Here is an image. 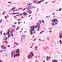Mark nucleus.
Wrapping results in <instances>:
<instances>
[{"label": "nucleus", "instance_id": "obj_1", "mask_svg": "<svg viewBox=\"0 0 62 62\" xmlns=\"http://www.w3.org/2000/svg\"><path fill=\"white\" fill-rule=\"evenodd\" d=\"M30 27L31 28L30 29V34L31 35H33L32 31L33 32H35V30H34L35 29V26H30Z\"/></svg>", "mask_w": 62, "mask_h": 62}, {"label": "nucleus", "instance_id": "obj_2", "mask_svg": "<svg viewBox=\"0 0 62 62\" xmlns=\"http://www.w3.org/2000/svg\"><path fill=\"white\" fill-rule=\"evenodd\" d=\"M16 52V53L18 54H15L14 56V57L15 58L17 57V56H20V54L19 53V52H20V50L18 49H17Z\"/></svg>", "mask_w": 62, "mask_h": 62}, {"label": "nucleus", "instance_id": "obj_3", "mask_svg": "<svg viewBox=\"0 0 62 62\" xmlns=\"http://www.w3.org/2000/svg\"><path fill=\"white\" fill-rule=\"evenodd\" d=\"M27 58H28V59H31V58H32V55L30 54H28V56H27Z\"/></svg>", "mask_w": 62, "mask_h": 62}, {"label": "nucleus", "instance_id": "obj_4", "mask_svg": "<svg viewBox=\"0 0 62 62\" xmlns=\"http://www.w3.org/2000/svg\"><path fill=\"white\" fill-rule=\"evenodd\" d=\"M11 56L12 57H13V54H14V52H13V51H12L11 53Z\"/></svg>", "mask_w": 62, "mask_h": 62}, {"label": "nucleus", "instance_id": "obj_5", "mask_svg": "<svg viewBox=\"0 0 62 62\" xmlns=\"http://www.w3.org/2000/svg\"><path fill=\"white\" fill-rule=\"evenodd\" d=\"M28 12H29V14H30L31 13H32V11H31V10H30Z\"/></svg>", "mask_w": 62, "mask_h": 62}, {"label": "nucleus", "instance_id": "obj_6", "mask_svg": "<svg viewBox=\"0 0 62 62\" xmlns=\"http://www.w3.org/2000/svg\"><path fill=\"white\" fill-rule=\"evenodd\" d=\"M10 32V29L8 30V31L7 32V35H9V32Z\"/></svg>", "mask_w": 62, "mask_h": 62}, {"label": "nucleus", "instance_id": "obj_7", "mask_svg": "<svg viewBox=\"0 0 62 62\" xmlns=\"http://www.w3.org/2000/svg\"><path fill=\"white\" fill-rule=\"evenodd\" d=\"M23 15H24L25 16H26V15H27V13H25V12H24V13H23Z\"/></svg>", "mask_w": 62, "mask_h": 62}, {"label": "nucleus", "instance_id": "obj_8", "mask_svg": "<svg viewBox=\"0 0 62 62\" xmlns=\"http://www.w3.org/2000/svg\"><path fill=\"white\" fill-rule=\"evenodd\" d=\"M46 59L47 61H48L49 60V59H48V56H47L46 57Z\"/></svg>", "mask_w": 62, "mask_h": 62}, {"label": "nucleus", "instance_id": "obj_9", "mask_svg": "<svg viewBox=\"0 0 62 62\" xmlns=\"http://www.w3.org/2000/svg\"><path fill=\"white\" fill-rule=\"evenodd\" d=\"M33 2L34 3H35L36 4H38V2L36 1H33Z\"/></svg>", "mask_w": 62, "mask_h": 62}, {"label": "nucleus", "instance_id": "obj_10", "mask_svg": "<svg viewBox=\"0 0 62 62\" xmlns=\"http://www.w3.org/2000/svg\"><path fill=\"white\" fill-rule=\"evenodd\" d=\"M60 39H62V34H61V33H60Z\"/></svg>", "mask_w": 62, "mask_h": 62}, {"label": "nucleus", "instance_id": "obj_11", "mask_svg": "<svg viewBox=\"0 0 62 62\" xmlns=\"http://www.w3.org/2000/svg\"><path fill=\"white\" fill-rule=\"evenodd\" d=\"M4 45H2L1 46V47L3 49H4Z\"/></svg>", "mask_w": 62, "mask_h": 62}, {"label": "nucleus", "instance_id": "obj_12", "mask_svg": "<svg viewBox=\"0 0 62 62\" xmlns=\"http://www.w3.org/2000/svg\"><path fill=\"white\" fill-rule=\"evenodd\" d=\"M19 28H20V27L19 26V27H17L16 30V31H17V30H18V29H19Z\"/></svg>", "mask_w": 62, "mask_h": 62}, {"label": "nucleus", "instance_id": "obj_13", "mask_svg": "<svg viewBox=\"0 0 62 62\" xmlns=\"http://www.w3.org/2000/svg\"><path fill=\"white\" fill-rule=\"evenodd\" d=\"M31 55H32V56H34V54H33V52H31Z\"/></svg>", "mask_w": 62, "mask_h": 62}, {"label": "nucleus", "instance_id": "obj_14", "mask_svg": "<svg viewBox=\"0 0 62 62\" xmlns=\"http://www.w3.org/2000/svg\"><path fill=\"white\" fill-rule=\"evenodd\" d=\"M16 8L15 7H14L13 8H12L11 9V10H13L14 9H15Z\"/></svg>", "mask_w": 62, "mask_h": 62}, {"label": "nucleus", "instance_id": "obj_15", "mask_svg": "<svg viewBox=\"0 0 62 62\" xmlns=\"http://www.w3.org/2000/svg\"><path fill=\"white\" fill-rule=\"evenodd\" d=\"M55 21H56V22H58V21H57V20L56 19H55V20H54V23H55Z\"/></svg>", "mask_w": 62, "mask_h": 62}, {"label": "nucleus", "instance_id": "obj_16", "mask_svg": "<svg viewBox=\"0 0 62 62\" xmlns=\"http://www.w3.org/2000/svg\"><path fill=\"white\" fill-rule=\"evenodd\" d=\"M24 37V38H25V37H26V36L25 35H22L21 36V37Z\"/></svg>", "mask_w": 62, "mask_h": 62}, {"label": "nucleus", "instance_id": "obj_17", "mask_svg": "<svg viewBox=\"0 0 62 62\" xmlns=\"http://www.w3.org/2000/svg\"><path fill=\"white\" fill-rule=\"evenodd\" d=\"M60 44H62V41H61V40H60Z\"/></svg>", "mask_w": 62, "mask_h": 62}, {"label": "nucleus", "instance_id": "obj_18", "mask_svg": "<svg viewBox=\"0 0 62 62\" xmlns=\"http://www.w3.org/2000/svg\"><path fill=\"white\" fill-rule=\"evenodd\" d=\"M23 41H24V39H23V38H21V41H22V40H23Z\"/></svg>", "mask_w": 62, "mask_h": 62}, {"label": "nucleus", "instance_id": "obj_19", "mask_svg": "<svg viewBox=\"0 0 62 62\" xmlns=\"http://www.w3.org/2000/svg\"><path fill=\"white\" fill-rule=\"evenodd\" d=\"M49 48L48 46H46V47H45L44 48V49H48V48Z\"/></svg>", "mask_w": 62, "mask_h": 62}, {"label": "nucleus", "instance_id": "obj_20", "mask_svg": "<svg viewBox=\"0 0 62 62\" xmlns=\"http://www.w3.org/2000/svg\"><path fill=\"white\" fill-rule=\"evenodd\" d=\"M12 27H16V26H15V25H12Z\"/></svg>", "mask_w": 62, "mask_h": 62}, {"label": "nucleus", "instance_id": "obj_21", "mask_svg": "<svg viewBox=\"0 0 62 62\" xmlns=\"http://www.w3.org/2000/svg\"><path fill=\"white\" fill-rule=\"evenodd\" d=\"M17 21H21V19H17Z\"/></svg>", "mask_w": 62, "mask_h": 62}, {"label": "nucleus", "instance_id": "obj_22", "mask_svg": "<svg viewBox=\"0 0 62 62\" xmlns=\"http://www.w3.org/2000/svg\"><path fill=\"white\" fill-rule=\"evenodd\" d=\"M36 8V7H35V6H32V7H31V9H32V8Z\"/></svg>", "mask_w": 62, "mask_h": 62}, {"label": "nucleus", "instance_id": "obj_23", "mask_svg": "<svg viewBox=\"0 0 62 62\" xmlns=\"http://www.w3.org/2000/svg\"><path fill=\"white\" fill-rule=\"evenodd\" d=\"M37 25V26L38 27H39V28H40V27L39 26V25Z\"/></svg>", "mask_w": 62, "mask_h": 62}, {"label": "nucleus", "instance_id": "obj_24", "mask_svg": "<svg viewBox=\"0 0 62 62\" xmlns=\"http://www.w3.org/2000/svg\"><path fill=\"white\" fill-rule=\"evenodd\" d=\"M0 35H2V31L0 32Z\"/></svg>", "mask_w": 62, "mask_h": 62}, {"label": "nucleus", "instance_id": "obj_25", "mask_svg": "<svg viewBox=\"0 0 62 62\" xmlns=\"http://www.w3.org/2000/svg\"><path fill=\"white\" fill-rule=\"evenodd\" d=\"M40 3H41V1H40L38 2V3L37 2V4H40Z\"/></svg>", "mask_w": 62, "mask_h": 62}, {"label": "nucleus", "instance_id": "obj_26", "mask_svg": "<svg viewBox=\"0 0 62 62\" xmlns=\"http://www.w3.org/2000/svg\"><path fill=\"white\" fill-rule=\"evenodd\" d=\"M26 9V8H25L23 9L22 10V11H23L24 10H25V9Z\"/></svg>", "mask_w": 62, "mask_h": 62}, {"label": "nucleus", "instance_id": "obj_27", "mask_svg": "<svg viewBox=\"0 0 62 62\" xmlns=\"http://www.w3.org/2000/svg\"><path fill=\"white\" fill-rule=\"evenodd\" d=\"M44 31H41V32H40V34H41V33H42V32H44Z\"/></svg>", "mask_w": 62, "mask_h": 62}, {"label": "nucleus", "instance_id": "obj_28", "mask_svg": "<svg viewBox=\"0 0 62 62\" xmlns=\"http://www.w3.org/2000/svg\"><path fill=\"white\" fill-rule=\"evenodd\" d=\"M52 22H54V20H53L52 21Z\"/></svg>", "mask_w": 62, "mask_h": 62}, {"label": "nucleus", "instance_id": "obj_29", "mask_svg": "<svg viewBox=\"0 0 62 62\" xmlns=\"http://www.w3.org/2000/svg\"><path fill=\"white\" fill-rule=\"evenodd\" d=\"M30 5H31V4L29 3V4H27V6H29Z\"/></svg>", "mask_w": 62, "mask_h": 62}, {"label": "nucleus", "instance_id": "obj_30", "mask_svg": "<svg viewBox=\"0 0 62 62\" xmlns=\"http://www.w3.org/2000/svg\"><path fill=\"white\" fill-rule=\"evenodd\" d=\"M54 62H57V60H54Z\"/></svg>", "mask_w": 62, "mask_h": 62}, {"label": "nucleus", "instance_id": "obj_31", "mask_svg": "<svg viewBox=\"0 0 62 62\" xmlns=\"http://www.w3.org/2000/svg\"><path fill=\"white\" fill-rule=\"evenodd\" d=\"M6 36L4 38V40H6Z\"/></svg>", "mask_w": 62, "mask_h": 62}, {"label": "nucleus", "instance_id": "obj_32", "mask_svg": "<svg viewBox=\"0 0 62 62\" xmlns=\"http://www.w3.org/2000/svg\"><path fill=\"white\" fill-rule=\"evenodd\" d=\"M2 19H1L0 20V23H2Z\"/></svg>", "mask_w": 62, "mask_h": 62}, {"label": "nucleus", "instance_id": "obj_33", "mask_svg": "<svg viewBox=\"0 0 62 62\" xmlns=\"http://www.w3.org/2000/svg\"><path fill=\"white\" fill-rule=\"evenodd\" d=\"M37 25H39V26H40V24H39L38 23H37Z\"/></svg>", "mask_w": 62, "mask_h": 62}, {"label": "nucleus", "instance_id": "obj_34", "mask_svg": "<svg viewBox=\"0 0 62 62\" xmlns=\"http://www.w3.org/2000/svg\"><path fill=\"white\" fill-rule=\"evenodd\" d=\"M39 23H41V21L40 20H39Z\"/></svg>", "mask_w": 62, "mask_h": 62}, {"label": "nucleus", "instance_id": "obj_35", "mask_svg": "<svg viewBox=\"0 0 62 62\" xmlns=\"http://www.w3.org/2000/svg\"><path fill=\"white\" fill-rule=\"evenodd\" d=\"M61 10H62V9L61 8H60L59 10V11H61Z\"/></svg>", "mask_w": 62, "mask_h": 62}, {"label": "nucleus", "instance_id": "obj_36", "mask_svg": "<svg viewBox=\"0 0 62 62\" xmlns=\"http://www.w3.org/2000/svg\"><path fill=\"white\" fill-rule=\"evenodd\" d=\"M21 19H23V16H21Z\"/></svg>", "mask_w": 62, "mask_h": 62}, {"label": "nucleus", "instance_id": "obj_37", "mask_svg": "<svg viewBox=\"0 0 62 62\" xmlns=\"http://www.w3.org/2000/svg\"><path fill=\"white\" fill-rule=\"evenodd\" d=\"M5 11H4V12H3V14H2V15H4V14H5Z\"/></svg>", "mask_w": 62, "mask_h": 62}, {"label": "nucleus", "instance_id": "obj_38", "mask_svg": "<svg viewBox=\"0 0 62 62\" xmlns=\"http://www.w3.org/2000/svg\"><path fill=\"white\" fill-rule=\"evenodd\" d=\"M19 15H20V16H22V14H19Z\"/></svg>", "mask_w": 62, "mask_h": 62}, {"label": "nucleus", "instance_id": "obj_39", "mask_svg": "<svg viewBox=\"0 0 62 62\" xmlns=\"http://www.w3.org/2000/svg\"><path fill=\"white\" fill-rule=\"evenodd\" d=\"M5 43L6 44H8V42H7V41H6L5 42Z\"/></svg>", "mask_w": 62, "mask_h": 62}, {"label": "nucleus", "instance_id": "obj_40", "mask_svg": "<svg viewBox=\"0 0 62 62\" xmlns=\"http://www.w3.org/2000/svg\"><path fill=\"white\" fill-rule=\"evenodd\" d=\"M37 30H38V31H39V28H38L37 29Z\"/></svg>", "mask_w": 62, "mask_h": 62}, {"label": "nucleus", "instance_id": "obj_41", "mask_svg": "<svg viewBox=\"0 0 62 62\" xmlns=\"http://www.w3.org/2000/svg\"><path fill=\"white\" fill-rule=\"evenodd\" d=\"M50 16H51V15H50L49 17H48L47 16H46V18H49V17H50Z\"/></svg>", "mask_w": 62, "mask_h": 62}, {"label": "nucleus", "instance_id": "obj_42", "mask_svg": "<svg viewBox=\"0 0 62 62\" xmlns=\"http://www.w3.org/2000/svg\"><path fill=\"white\" fill-rule=\"evenodd\" d=\"M54 24L53 23H52V25H53V26L54 25Z\"/></svg>", "mask_w": 62, "mask_h": 62}, {"label": "nucleus", "instance_id": "obj_43", "mask_svg": "<svg viewBox=\"0 0 62 62\" xmlns=\"http://www.w3.org/2000/svg\"><path fill=\"white\" fill-rule=\"evenodd\" d=\"M41 39H39V41H41Z\"/></svg>", "mask_w": 62, "mask_h": 62}, {"label": "nucleus", "instance_id": "obj_44", "mask_svg": "<svg viewBox=\"0 0 62 62\" xmlns=\"http://www.w3.org/2000/svg\"><path fill=\"white\" fill-rule=\"evenodd\" d=\"M30 8H26V9H28V10H29V9Z\"/></svg>", "mask_w": 62, "mask_h": 62}, {"label": "nucleus", "instance_id": "obj_45", "mask_svg": "<svg viewBox=\"0 0 62 62\" xmlns=\"http://www.w3.org/2000/svg\"><path fill=\"white\" fill-rule=\"evenodd\" d=\"M47 3H48V2H46L45 3V5H46V4H47Z\"/></svg>", "mask_w": 62, "mask_h": 62}, {"label": "nucleus", "instance_id": "obj_46", "mask_svg": "<svg viewBox=\"0 0 62 62\" xmlns=\"http://www.w3.org/2000/svg\"><path fill=\"white\" fill-rule=\"evenodd\" d=\"M8 3H11V4H12V3H11V2H8Z\"/></svg>", "mask_w": 62, "mask_h": 62}, {"label": "nucleus", "instance_id": "obj_47", "mask_svg": "<svg viewBox=\"0 0 62 62\" xmlns=\"http://www.w3.org/2000/svg\"><path fill=\"white\" fill-rule=\"evenodd\" d=\"M3 35L4 36H5L6 35V33H3Z\"/></svg>", "mask_w": 62, "mask_h": 62}, {"label": "nucleus", "instance_id": "obj_48", "mask_svg": "<svg viewBox=\"0 0 62 62\" xmlns=\"http://www.w3.org/2000/svg\"><path fill=\"white\" fill-rule=\"evenodd\" d=\"M17 24V23L16 22H15V23L14 24Z\"/></svg>", "mask_w": 62, "mask_h": 62}, {"label": "nucleus", "instance_id": "obj_49", "mask_svg": "<svg viewBox=\"0 0 62 62\" xmlns=\"http://www.w3.org/2000/svg\"><path fill=\"white\" fill-rule=\"evenodd\" d=\"M22 8H19V9H22Z\"/></svg>", "mask_w": 62, "mask_h": 62}, {"label": "nucleus", "instance_id": "obj_50", "mask_svg": "<svg viewBox=\"0 0 62 62\" xmlns=\"http://www.w3.org/2000/svg\"><path fill=\"white\" fill-rule=\"evenodd\" d=\"M20 22H18V24H20Z\"/></svg>", "mask_w": 62, "mask_h": 62}, {"label": "nucleus", "instance_id": "obj_51", "mask_svg": "<svg viewBox=\"0 0 62 62\" xmlns=\"http://www.w3.org/2000/svg\"><path fill=\"white\" fill-rule=\"evenodd\" d=\"M5 18L6 19H7V17L6 16L5 17Z\"/></svg>", "mask_w": 62, "mask_h": 62}, {"label": "nucleus", "instance_id": "obj_52", "mask_svg": "<svg viewBox=\"0 0 62 62\" xmlns=\"http://www.w3.org/2000/svg\"><path fill=\"white\" fill-rule=\"evenodd\" d=\"M42 23H44V21H43V20H42Z\"/></svg>", "mask_w": 62, "mask_h": 62}, {"label": "nucleus", "instance_id": "obj_53", "mask_svg": "<svg viewBox=\"0 0 62 62\" xmlns=\"http://www.w3.org/2000/svg\"><path fill=\"white\" fill-rule=\"evenodd\" d=\"M11 36L12 37H13V34H12L11 35Z\"/></svg>", "mask_w": 62, "mask_h": 62}, {"label": "nucleus", "instance_id": "obj_54", "mask_svg": "<svg viewBox=\"0 0 62 62\" xmlns=\"http://www.w3.org/2000/svg\"><path fill=\"white\" fill-rule=\"evenodd\" d=\"M34 50H38V49L37 48H36V49H35Z\"/></svg>", "mask_w": 62, "mask_h": 62}, {"label": "nucleus", "instance_id": "obj_55", "mask_svg": "<svg viewBox=\"0 0 62 62\" xmlns=\"http://www.w3.org/2000/svg\"><path fill=\"white\" fill-rule=\"evenodd\" d=\"M49 29H50V30H52V29L50 28H49Z\"/></svg>", "mask_w": 62, "mask_h": 62}, {"label": "nucleus", "instance_id": "obj_56", "mask_svg": "<svg viewBox=\"0 0 62 62\" xmlns=\"http://www.w3.org/2000/svg\"><path fill=\"white\" fill-rule=\"evenodd\" d=\"M55 23V25H56V24H57V23Z\"/></svg>", "mask_w": 62, "mask_h": 62}, {"label": "nucleus", "instance_id": "obj_57", "mask_svg": "<svg viewBox=\"0 0 62 62\" xmlns=\"http://www.w3.org/2000/svg\"><path fill=\"white\" fill-rule=\"evenodd\" d=\"M16 16H19V15H16Z\"/></svg>", "mask_w": 62, "mask_h": 62}, {"label": "nucleus", "instance_id": "obj_58", "mask_svg": "<svg viewBox=\"0 0 62 62\" xmlns=\"http://www.w3.org/2000/svg\"><path fill=\"white\" fill-rule=\"evenodd\" d=\"M37 55H36V57H35V58H37Z\"/></svg>", "mask_w": 62, "mask_h": 62}, {"label": "nucleus", "instance_id": "obj_59", "mask_svg": "<svg viewBox=\"0 0 62 62\" xmlns=\"http://www.w3.org/2000/svg\"><path fill=\"white\" fill-rule=\"evenodd\" d=\"M3 49H6V47H4V48L3 47Z\"/></svg>", "mask_w": 62, "mask_h": 62}, {"label": "nucleus", "instance_id": "obj_60", "mask_svg": "<svg viewBox=\"0 0 62 62\" xmlns=\"http://www.w3.org/2000/svg\"><path fill=\"white\" fill-rule=\"evenodd\" d=\"M14 18H17V17H16V16H14Z\"/></svg>", "mask_w": 62, "mask_h": 62}, {"label": "nucleus", "instance_id": "obj_61", "mask_svg": "<svg viewBox=\"0 0 62 62\" xmlns=\"http://www.w3.org/2000/svg\"><path fill=\"white\" fill-rule=\"evenodd\" d=\"M12 33H13V32L12 31H11V34H12Z\"/></svg>", "mask_w": 62, "mask_h": 62}, {"label": "nucleus", "instance_id": "obj_62", "mask_svg": "<svg viewBox=\"0 0 62 62\" xmlns=\"http://www.w3.org/2000/svg\"><path fill=\"white\" fill-rule=\"evenodd\" d=\"M47 39L48 40H49V39L48 38H47Z\"/></svg>", "mask_w": 62, "mask_h": 62}, {"label": "nucleus", "instance_id": "obj_63", "mask_svg": "<svg viewBox=\"0 0 62 62\" xmlns=\"http://www.w3.org/2000/svg\"><path fill=\"white\" fill-rule=\"evenodd\" d=\"M52 62H54V61H52Z\"/></svg>", "mask_w": 62, "mask_h": 62}, {"label": "nucleus", "instance_id": "obj_64", "mask_svg": "<svg viewBox=\"0 0 62 62\" xmlns=\"http://www.w3.org/2000/svg\"><path fill=\"white\" fill-rule=\"evenodd\" d=\"M49 32L50 33H51V32H52V31H49Z\"/></svg>", "mask_w": 62, "mask_h": 62}]
</instances>
